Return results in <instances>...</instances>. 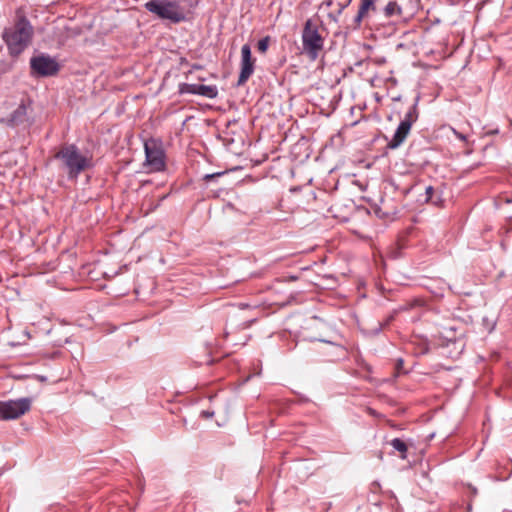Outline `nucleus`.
Wrapping results in <instances>:
<instances>
[{
	"mask_svg": "<svg viewBox=\"0 0 512 512\" xmlns=\"http://www.w3.org/2000/svg\"><path fill=\"white\" fill-rule=\"evenodd\" d=\"M182 93L199 94L208 98H215L218 94L215 86L184 84L181 88Z\"/></svg>",
	"mask_w": 512,
	"mask_h": 512,
	"instance_id": "9d476101",
	"label": "nucleus"
},
{
	"mask_svg": "<svg viewBox=\"0 0 512 512\" xmlns=\"http://www.w3.org/2000/svg\"><path fill=\"white\" fill-rule=\"evenodd\" d=\"M417 118L418 113L416 107H411L404 120L400 122L392 140L389 142L388 146L390 148H396L404 142L411 130L412 124Z\"/></svg>",
	"mask_w": 512,
	"mask_h": 512,
	"instance_id": "39448f33",
	"label": "nucleus"
},
{
	"mask_svg": "<svg viewBox=\"0 0 512 512\" xmlns=\"http://www.w3.org/2000/svg\"><path fill=\"white\" fill-rule=\"evenodd\" d=\"M353 232L362 238L366 237V235L360 230H353Z\"/></svg>",
	"mask_w": 512,
	"mask_h": 512,
	"instance_id": "5701e85b",
	"label": "nucleus"
},
{
	"mask_svg": "<svg viewBox=\"0 0 512 512\" xmlns=\"http://www.w3.org/2000/svg\"><path fill=\"white\" fill-rule=\"evenodd\" d=\"M334 1L333 0H325L321 3L320 9L328 10L331 6H333Z\"/></svg>",
	"mask_w": 512,
	"mask_h": 512,
	"instance_id": "412c9836",
	"label": "nucleus"
},
{
	"mask_svg": "<svg viewBox=\"0 0 512 512\" xmlns=\"http://www.w3.org/2000/svg\"><path fill=\"white\" fill-rule=\"evenodd\" d=\"M240 169H241V167L236 166V167H233V168L226 169L224 171H219V172H214V173H211V174H206V175L203 176V180L210 181L212 179H215V178H218L220 176H223V175H226V174L238 171Z\"/></svg>",
	"mask_w": 512,
	"mask_h": 512,
	"instance_id": "dca6fc26",
	"label": "nucleus"
},
{
	"mask_svg": "<svg viewBox=\"0 0 512 512\" xmlns=\"http://www.w3.org/2000/svg\"><path fill=\"white\" fill-rule=\"evenodd\" d=\"M471 510H472L471 505H468V507H467V512H471Z\"/></svg>",
	"mask_w": 512,
	"mask_h": 512,
	"instance_id": "c85d7f7f",
	"label": "nucleus"
},
{
	"mask_svg": "<svg viewBox=\"0 0 512 512\" xmlns=\"http://www.w3.org/2000/svg\"><path fill=\"white\" fill-rule=\"evenodd\" d=\"M33 36V28L25 17L19 18L13 27L3 32L5 41L11 55L21 54L30 44Z\"/></svg>",
	"mask_w": 512,
	"mask_h": 512,
	"instance_id": "f257e3e1",
	"label": "nucleus"
},
{
	"mask_svg": "<svg viewBox=\"0 0 512 512\" xmlns=\"http://www.w3.org/2000/svg\"><path fill=\"white\" fill-rule=\"evenodd\" d=\"M146 160H163L165 152L161 141L149 139L144 144Z\"/></svg>",
	"mask_w": 512,
	"mask_h": 512,
	"instance_id": "1a4fd4ad",
	"label": "nucleus"
},
{
	"mask_svg": "<svg viewBox=\"0 0 512 512\" xmlns=\"http://www.w3.org/2000/svg\"><path fill=\"white\" fill-rule=\"evenodd\" d=\"M434 188L432 186H427L426 189H425V194H426V201L427 202H432L434 204H436V201L433 200V195H434Z\"/></svg>",
	"mask_w": 512,
	"mask_h": 512,
	"instance_id": "6ab92c4d",
	"label": "nucleus"
},
{
	"mask_svg": "<svg viewBox=\"0 0 512 512\" xmlns=\"http://www.w3.org/2000/svg\"><path fill=\"white\" fill-rule=\"evenodd\" d=\"M255 59L252 57L251 48L245 44L241 48V70L237 85H244L254 72Z\"/></svg>",
	"mask_w": 512,
	"mask_h": 512,
	"instance_id": "0eeeda50",
	"label": "nucleus"
},
{
	"mask_svg": "<svg viewBox=\"0 0 512 512\" xmlns=\"http://www.w3.org/2000/svg\"><path fill=\"white\" fill-rule=\"evenodd\" d=\"M329 17L332 18L333 20H336V16H333L331 13H329Z\"/></svg>",
	"mask_w": 512,
	"mask_h": 512,
	"instance_id": "cd10ccee",
	"label": "nucleus"
},
{
	"mask_svg": "<svg viewBox=\"0 0 512 512\" xmlns=\"http://www.w3.org/2000/svg\"><path fill=\"white\" fill-rule=\"evenodd\" d=\"M496 133H498V130H497V129H496V130H493V131L488 132V134H496Z\"/></svg>",
	"mask_w": 512,
	"mask_h": 512,
	"instance_id": "a878e982",
	"label": "nucleus"
},
{
	"mask_svg": "<svg viewBox=\"0 0 512 512\" xmlns=\"http://www.w3.org/2000/svg\"><path fill=\"white\" fill-rule=\"evenodd\" d=\"M352 0H346L345 2L338 3L337 15H340L342 11L351 3Z\"/></svg>",
	"mask_w": 512,
	"mask_h": 512,
	"instance_id": "aec40b11",
	"label": "nucleus"
},
{
	"mask_svg": "<svg viewBox=\"0 0 512 512\" xmlns=\"http://www.w3.org/2000/svg\"><path fill=\"white\" fill-rule=\"evenodd\" d=\"M165 166L166 162H143V169L146 172L162 171Z\"/></svg>",
	"mask_w": 512,
	"mask_h": 512,
	"instance_id": "2eb2a0df",
	"label": "nucleus"
},
{
	"mask_svg": "<svg viewBox=\"0 0 512 512\" xmlns=\"http://www.w3.org/2000/svg\"><path fill=\"white\" fill-rule=\"evenodd\" d=\"M368 412H369L371 415H375V414H376V413H375V411H374L373 409H371V408H369V409H368Z\"/></svg>",
	"mask_w": 512,
	"mask_h": 512,
	"instance_id": "b1692460",
	"label": "nucleus"
},
{
	"mask_svg": "<svg viewBox=\"0 0 512 512\" xmlns=\"http://www.w3.org/2000/svg\"><path fill=\"white\" fill-rule=\"evenodd\" d=\"M33 73L40 76H51L58 72V63L48 55L35 56L30 61Z\"/></svg>",
	"mask_w": 512,
	"mask_h": 512,
	"instance_id": "423d86ee",
	"label": "nucleus"
},
{
	"mask_svg": "<svg viewBox=\"0 0 512 512\" xmlns=\"http://www.w3.org/2000/svg\"><path fill=\"white\" fill-rule=\"evenodd\" d=\"M30 398L0 401V420H14L20 418L31 409Z\"/></svg>",
	"mask_w": 512,
	"mask_h": 512,
	"instance_id": "20e7f679",
	"label": "nucleus"
},
{
	"mask_svg": "<svg viewBox=\"0 0 512 512\" xmlns=\"http://www.w3.org/2000/svg\"><path fill=\"white\" fill-rule=\"evenodd\" d=\"M384 11H385V15L387 17H390V16H392L394 14H400L401 8H400V6L395 1H390L386 5Z\"/></svg>",
	"mask_w": 512,
	"mask_h": 512,
	"instance_id": "f3484780",
	"label": "nucleus"
},
{
	"mask_svg": "<svg viewBox=\"0 0 512 512\" xmlns=\"http://www.w3.org/2000/svg\"><path fill=\"white\" fill-rule=\"evenodd\" d=\"M56 158L60 160H86L85 158H80L77 152V149L74 145L63 147L57 154Z\"/></svg>",
	"mask_w": 512,
	"mask_h": 512,
	"instance_id": "f8f14e48",
	"label": "nucleus"
},
{
	"mask_svg": "<svg viewBox=\"0 0 512 512\" xmlns=\"http://www.w3.org/2000/svg\"><path fill=\"white\" fill-rule=\"evenodd\" d=\"M488 149H494V147H493V146H486V147L484 148V151H486V150H488Z\"/></svg>",
	"mask_w": 512,
	"mask_h": 512,
	"instance_id": "bb28decb",
	"label": "nucleus"
},
{
	"mask_svg": "<svg viewBox=\"0 0 512 512\" xmlns=\"http://www.w3.org/2000/svg\"><path fill=\"white\" fill-rule=\"evenodd\" d=\"M399 205L393 203L390 199L382 200L381 205L375 211L376 215L386 222H392L396 220L399 215Z\"/></svg>",
	"mask_w": 512,
	"mask_h": 512,
	"instance_id": "6e6552de",
	"label": "nucleus"
},
{
	"mask_svg": "<svg viewBox=\"0 0 512 512\" xmlns=\"http://www.w3.org/2000/svg\"><path fill=\"white\" fill-rule=\"evenodd\" d=\"M183 1L184 0H150L145 3V8L161 19L179 23L186 18L185 11L181 8Z\"/></svg>",
	"mask_w": 512,
	"mask_h": 512,
	"instance_id": "f03ea898",
	"label": "nucleus"
},
{
	"mask_svg": "<svg viewBox=\"0 0 512 512\" xmlns=\"http://www.w3.org/2000/svg\"><path fill=\"white\" fill-rule=\"evenodd\" d=\"M91 162H65V169L70 177H76L81 171L90 167Z\"/></svg>",
	"mask_w": 512,
	"mask_h": 512,
	"instance_id": "ddd939ff",
	"label": "nucleus"
},
{
	"mask_svg": "<svg viewBox=\"0 0 512 512\" xmlns=\"http://www.w3.org/2000/svg\"><path fill=\"white\" fill-rule=\"evenodd\" d=\"M390 445L394 448V450L399 452L401 459H407L408 446L405 441L400 438H394L390 441Z\"/></svg>",
	"mask_w": 512,
	"mask_h": 512,
	"instance_id": "4468645a",
	"label": "nucleus"
},
{
	"mask_svg": "<svg viewBox=\"0 0 512 512\" xmlns=\"http://www.w3.org/2000/svg\"><path fill=\"white\" fill-rule=\"evenodd\" d=\"M205 414L206 417H210L213 415V413H208V412H203Z\"/></svg>",
	"mask_w": 512,
	"mask_h": 512,
	"instance_id": "393cba45",
	"label": "nucleus"
},
{
	"mask_svg": "<svg viewBox=\"0 0 512 512\" xmlns=\"http://www.w3.org/2000/svg\"><path fill=\"white\" fill-rule=\"evenodd\" d=\"M453 131H454V134H455L459 139H461V140H463V141H466V136H465V135H463L462 133H459V132H457V131H455V130H453Z\"/></svg>",
	"mask_w": 512,
	"mask_h": 512,
	"instance_id": "4be33fe9",
	"label": "nucleus"
},
{
	"mask_svg": "<svg viewBox=\"0 0 512 512\" xmlns=\"http://www.w3.org/2000/svg\"><path fill=\"white\" fill-rule=\"evenodd\" d=\"M370 167H371V164L368 162L366 165V168H370Z\"/></svg>",
	"mask_w": 512,
	"mask_h": 512,
	"instance_id": "c756f323",
	"label": "nucleus"
},
{
	"mask_svg": "<svg viewBox=\"0 0 512 512\" xmlns=\"http://www.w3.org/2000/svg\"><path fill=\"white\" fill-rule=\"evenodd\" d=\"M270 42V37L266 36L263 39L259 40L257 43V49L260 53H265L268 49Z\"/></svg>",
	"mask_w": 512,
	"mask_h": 512,
	"instance_id": "a211bd4d",
	"label": "nucleus"
},
{
	"mask_svg": "<svg viewBox=\"0 0 512 512\" xmlns=\"http://www.w3.org/2000/svg\"><path fill=\"white\" fill-rule=\"evenodd\" d=\"M302 44L303 50L309 59L316 60L324 47V37L320 33V25L316 21L308 19L305 22Z\"/></svg>",
	"mask_w": 512,
	"mask_h": 512,
	"instance_id": "7ed1b4c3",
	"label": "nucleus"
},
{
	"mask_svg": "<svg viewBox=\"0 0 512 512\" xmlns=\"http://www.w3.org/2000/svg\"><path fill=\"white\" fill-rule=\"evenodd\" d=\"M376 11V0H361L355 22L360 25L361 21L369 15L370 12Z\"/></svg>",
	"mask_w": 512,
	"mask_h": 512,
	"instance_id": "9b49d317",
	"label": "nucleus"
}]
</instances>
